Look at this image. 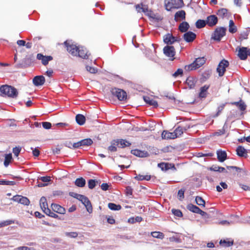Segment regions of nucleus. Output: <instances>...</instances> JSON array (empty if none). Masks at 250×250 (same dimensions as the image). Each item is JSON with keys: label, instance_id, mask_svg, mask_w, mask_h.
<instances>
[{"label": "nucleus", "instance_id": "42", "mask_svg": "<svg viewBox=\"0 0 250 250\" xmlns=\"http://www.w3.org/2000/svg\"><path fill=\"white\" fill-rule=\"evenodd\" d=\"M229 32L231 33H234L237 31V28L234 25V23L232 20L229 21Z\"/></svg>", "mask_w": 250, "mask_h": 250}, {"label": "nucleus", "instance_id": "37", "mask_svg": "<svg viewBox=\"0 0 250 250\" xmlns=\"http://www.w3.org/2000/svg\"><path fill=\"white\" fill-rule=\"evenodd\" d=\"M151 178V176L150 175H141V174H138L135 177V179L138 180V181H143V180H146V181H149Z\"/></svg>", "mask_w": 250, "mask_h": 250}, {"label": "nucleus", "instance_id": "33", "mask_svg": "<svg viewBox=\"0 0 250 250\" xmlns=\"http://www.w3.org/2000/svg\"><path fill=\"white\" fill-rule=\"evenodd\" d=\"M219 244L224 247H229L233 245V241H230L229 239L221 240L219 242Z\"/></svg>", "mask_w": 250, "mask_h": 250}, {"label": "nucleus", "instance_id": "41", "mask_svg": "<svg viewBox=\"0 0 250 250\" xmlns=\"http://www.w3.org/2000/svg\"><path fill=\"white\" fill-rule=\"evenodd\" d=\"M12 159V156L11 153H9L7 154H5V159L4 161V165L5 167H7L11 162Z\"/></svg>", "mask_w": 250, "mask_h": 250}, {"label": "nucleus", "instance_id": "49", "mask_svg": "<svg viewBox=\"0 0 250 250\" xmlns=\"http://www.w3.org/2000/svg\"><path fill=\"white\" fill-rule=\"evenodd\" d=\"M0 185L14 186L16 185V182L13 181H6L4 180H0Z\"/></svg>", "mask_w": 250, "mask_h": 250}, {"label": "nucleus", "instance_id": "64", "mask_svg": "<svg viewBox=\"0 0 250 250\" xmlns=\"http://www.w3.org/2000/svg\"><path fill=\"white\" fill-rule=\"evenodd\" d=\"M17 250H34L32 248H29L26 246L19 247L17 249Z\"/></svg>", "mask_w": 250, "mask_h": 250}, {"label": "nucleus", "instance_id": "29", "mask_svg": "<svg viewBox=\"0 0 250 250\" xmlns=\"http://www.w3.org/2000/svg\"><path fill=\"white\" fill-rule=\"evenodd\" d=\"M158 167L162 170L166 171L172 167H174V165L169 163H161L158 164Z\"/></svg>", "mask_w": 250, "mask_h": 250}, {"label": "nucleus", "instance_id": "13", "mask_svg": "<svg viewBox=\"0 0 250 250\" xmlns=\"http://www.w3.org/2000/svg\"><path fill=\"white\" fill-rule=\"evenodd\" d=\"M45 81V78L42 75L36 76L33 79V83L36 86L42 85Z\"/></svg>", "mask_w": 250, "mask_h": 250}, {"label": "nucleus", "instance_id": "31", "mask_svg": "<svg viewBox=\"0 0 250 250\" xmlns=\"http://www.w3.org/2000/svg\"><path fill=\"white\" fill-rule=\"evenodd\" d=\"M75 185L80 188L84 187L85 185L86 181L83 177L77 178L75 181Z\"/></svg>", "mask_w": 250, "mask_h": 250}, {"label": "nucleus", "instance_id": "62", "mask_svg": "<svg viewBox=\"0 0 250 250\" xmlns=\"http://www.w3.org/2000/svg\"><path fill=\"white\" fill-rule=\"evenodd\" d=\"M66 235L67 236H69V237H72V238H76L78 235L77 232H67L66 233Z\"/></svg>", "mask_w": 250, "mask_h": 250}, {"label": "nucleus", "instance_id": "27", "mask_svg": "<svg viewBox=\"0 0 250 250\" xmlns=\"http://www.w3.org/2000/svg\"><path fill=\"white\" fill-rule=\"evenodd\" d=\"M118 143V147L120 148H125V147L129 146L131 143L125 139H117Z\"/></svg>", "mask_w": 250, "mask_h": 250}, {"label": "nucleus", "instance_id": "32", "mask_svg": "<svg viewBox=\"0 0 250 250\" xmlns=\"http://www.w3.org/2000/svg\"><path fill=\"white\" fill-rule=\"evenodd\" d=\"M117 146L118 147V143L116 140L111 141V145L108 147V150L111 152H115L117 151Z\"/></svg>", "mask_w": 250, "mask_h": 250}, {"label": "nucleus", "instance_id": "5", "mask_svg": "<svg viewBox=\"0 0 250 250\" xmlns=\"http://www.w3.org/2000/svg\"><path fill=\"white\" fill-rule=\"evenodd\" d=\"M226 31V29L224 27H217L214 31L212 38L215 41H220L221 38L225 35Z\"/></svg>", "mask_w": 250, "mask_h": 250}, {"label": "nucleus", "instance_id": "7", "mask_svg": "<svg viewBox=\"0 0 250 250\" xmlns=\"http://www.w3.org/2000/svg\"><path fill=\"white\" fill-rule=\"evenodd\" d=\"M64 44L66 47L67 51L73 56H77L78 51L80 47L76 45L70 44L67 41L64 42Z\"/></svg>", "mask_w": 250, "mask_h": 250}, {"label": "nucleus", "instance_id": "55", "mask_svg": "<svg viewBox=\"0 0 250 250\" xmlns=\"http://www.w3.org/2000/svg\"><path fill=\"white\" fill-rule=\"evenodd\" d=\"M86 68L87 71L89 72L90 73L95 74L97 72V69L93 67L86 66Z\"/></svg>", "mask_w": 250, "mask_h": 250}, {"label": "nucleus", "instance_id": "19", "mask_svg": "<svg viewBox=\"0 0 250 250\" xmlns=\"http://www.w3.org/2000/svg\"><path fill=\"white\" fill-rule=\"evenodd\" d=\"M186 15V12L184 10H181L178 11L175 14L174 20L176 21H179L185 20Z\"/></svg>", "mask_w": 250, "mask_h": 250}, {"label": "nucleus", "instance_id": "58", "mask_svg": "<svg viewBox=\"0 0 250 250\" xmlns=\"http://www.w3.org/2000/svg\"><path fill=\"white\" fill-rule=\"evenodd\" d=\"M133 189L130 186H127L125 188V193L126 195L130 196L132 194Z\"/></svg>", "mask_w": 250, "mask_h": 250}, {"label": "nucleus", "instance_id": "34", "mask_svg": "<svg viewBox=\"0 0 250 250\" xmlns=\"http://www.w3.org/2000/svg\"><path fill=\"white\" fill-rule=\"evenodd\" d=\"M76 121L78 125H82L85 123V118L82 114H78L76 116Z\"/></svg>", "mask_w": 250, "mask_h": 250}, {"label": "nucleus", "instance_id": "48", "mask_svg": "<svg viewBox=\"0 0 250 250\" xmlns=\"http://www.w3.org/2000/svg\"><path fill=\"white\" fill-rule=\"evenodd\" d=\"M96 183H98V181H96L94 179H90L88 181V188L92 189L95 188Z\"/></svg>", "mask_w": 250, "mask_h": 250}, {"label": "nucleus", "instance_id": "38", "mask_svg": "<svg viewBox=\"0 0 250 250\" xmlns=\"http://www.w3.org/2000/svg\"><path fill=\"white\" fill-rule=\"evenodd\" d=\"M187 208L189 211L196 213H198L200 209L198 207L192 204L188 205Z\"/></svg>", "mask_w": 250, "mask_h": 250}, {"label": "nucleus", "instance_id": "47", "mask_svg": "<svg viewBox=\"0 0 250 250\" xmlns=\"http://www.w3.org/2000/svg\"><path fill=\"white\" fill-rule=\"evenodd\" d=\"M226 104H222L221 105H220L218 107L217 109V112L216 113L213 115V117L215 118L218 117L220 113L222 112V111L223 110V109L225 108V106H226Z\"/></svg>", "mask_w": 250, "mask_h": 250}, {"label": "nucleus", "instance_id": "54", "mask_svg": "<svg viewBox=\"0 0 250 250\" xmlns=\"http://www.w3.org/2000/svg\"><path fill=\"white\" fill-rule=\"evenodd\" d=\"M21 148L20 146H16L13 148V152L14 155L18 157L21 151Z\"/></svg>", "mask_w": 250, "mask_h": 250}, {"label": "nucleus", "instance_id": "18", "mask_svg": "<svg viewBox=\"0 0 250 250\" xmlns=\"http://www.w3.org/2000/svg\"><path fill=\"white\" fill-rule=\"evenodd\" d=\"M51 208L53 211L57 213L62 214H64L65 213V209L58 204H52Z\"/></svg>", "mask_w": 250, "mask_h": 250}, {"label": "nucleus", "instance_id": "40", "mask_svg": "<svg viewBox=\"0 0 250 250\" xmlns=\"http://www.w3.org/2000/svg\"><path fill=\"white\" fill-rule=\"evenodd\" d=\"M82 146H89L92 144L93 141L90 138H86L80 141Z\"/></svg>", "mask_w": 250, "mask_h": 250}, {"label": "nucleus", "instance_id": "28", "mask_svg": "<svg viewBox=\"0 0 250 250\" xmlns=\"http://www.w3.org/2000/svg\"><path fill=\"white\" fill-rule=\"evenodd\" d=\"M217 15L221 18L224 19L229 16L228 10L226 8H221L218 10Z\"/></svg>", "mask_w": 250, "mask_h": 250}, {"label": "nucleus", "instance_id": "21", "mask_svg": "<svg viewBox=\"0 0 250 250\" xmlns=\"http://www.w3.org/2000/svg\"><path fill=\"white\" fill-rule=\"evenodd\" d=\"M237 154L241 157L247 158L248 156V152L247 150L242 146H239L236 148Z\"/></svg>", "mask_w": 250, "mask_h": 250}, {"label": "nucleus", "instance_id": "26", "mask_svg": "<svg viewBox=\"0 0 250 250\" xmlns=\"http://www.w3.org/2000/svg\"><path fill=\"white\" fill-rule=\"evenodd\" d=\"M217 159L220 162H223L227 159V153L225 151L218 150L217 151Z\"/></svg>", "mask_w": 250, "mask_h": 250}, {"label": "nucleus", "instance_id": "22", "mask_svg": "<svg viewBox=\"0 0 250 250\" xmlns=\"http://www.w3.org/2000/svg\"><path fill=\"white\" fill-rule=\"evenodd\" d=\"M162 138L164 139H174L176 138V135L173 132L164 130L162 133Z\"/></svg>", "mask_w": 250, "mask_h": 250}, {"label": "nucleus", "instance_id": "57", "mask_svg": "<svg viewBox=\"0 0 250 250\" xmlns=\"http://www.w3.org/2000/svg\"><path fill=\"white\" fill-rule=\"evenodd\" d=\"M42 126L44 128L49 129L51 127V124L49 122H44L42 123Z\"/></svg>", "mask_w": 250, "mask_h": 250}, {"label": "nucleus", "instance_id": "12", "mask_svg": "<svg viewBox=\"0 0 250 250\" xmlns=\"http://www.w3.org/2000/svg\"><path fill=\"white\" fill-rule=\"evenodd\" d=\"M178 41H179V40L173 36L171 34L168 33L164 37V42L167 44H172L175 42Z\"/></svg>", "mask_w": 250, "mask_h": 250}, {"label": "nucleus", "instance_id": "4", "mask_svg": "<svg viewBox=\"0 0 250 250\" xmlns=\"http://www.w3.org/2000/svg\"><path fill=\"white\" fill-rule=\"evenodd\" d=\"M112 94L116 97L119 101H125L127 99V94L125 91L123 89L112 88L111 90Z\"/></svg>", "mask_w": 250, "mask_h": 250}, {"label": "nucleus", "instance_id": "25", "mask_svg": "<svg viewBox=\"0 0 250 250\" xmlns=\"http://www.w3.org/2000/svg\"><path fill=\"white\" fill-rule=\"evenodd\" d=\"M231 104L237 106L242 111L245 110L247 107L246 104L241 99L239 102H231Z\"/></svg>", "mask_w": 250, "mask_h": 250}, {"label": "nucleus", "instance_id": "45", "mask_svg": "<svg viewBox=\"0 0 250 250\" xmlns=\"http://www.w3.org/2000/svg\"><path fill=\"white\" fill-rule=\"evenodd\" d=\"M186 83L190 88H193L195 85L192 77H188L186 80Z\"/></svg>", "mask_w": 250, "mask_h": 250}, {"label": "nucleus", "instance_id": "14", "mask_svg": "<svg viewBox=\"0 0 250 250\" xmlns=\"http://www.w3.org/2000/svg\"><path fill=\"white\" fill-rule=\"evenodd\" d=\"M207 24L210 27L215 25L218 22V18L214 15L208 16L206 20Z\"/></svg>", "mask_w": 250, "mask_h": 250}, {"label": "nucleus", "instance_id": "8", "mask_svg": "<svg viewBox=\"0 0 250 250\" xmlns=\"http://www.w3.org/2000/svg\"><path fill=\"white\" fill-rule=\"evenodd\" d=\"M163 51L164 53L166 55V56L170 58V60H174V56L175 54V49L173 46L167 45L164 48Z\"/></svg>", "mask_w": 250, "mask_h": 250}, {"label": "nucleus", "instance_id": "17", "mask_svg": "<svg viewBox=\"0 0 250 250\" xmlns=\"http://www.w3.org/2000/svg\"><path fill=\"white\" fill-rule=\"evenodd\" d=\"M131 153L136 156L143 158L149 156L148 153L146 151H142L139 149H135L131 151Z\"/></svg>", "mask_w": 250, "mask_h": 250}, {"label": "nucleus", "instance_id": "51", "mask_svg": "<svg viewBox=\"0 0 250 250\" xmlns=\"http://www.w3.org/2000/svg\"><path fill=\"white\" fill-rule=\"evenodd\" d=\"M250 32L246 30V31H244L242 32L239 38V39L240 41H242L243 40L246 39L248 38V37L249 35Z\"/></svg>", "mask_w": 250, "mask_h": 250}, {"label": "nucleus", "instance_id": "2", "mask_svg": "<svg viewBox=\"0 0 250 250\" xmlns=\"http://www.w3.org/2000/svg\"><path fill=\"white\" fill-rule=\"evenodd\" d=\"M206 62V59L204 57L198 58L191 64L185 66V69L186 71H191L196 70L202 66Z\"/></svg>", "mask_w": 250, "mask_h": 250}, {"label": "nucleus", "instance_id": "3", "mask_svg": "<svg viewBox=\"0 0 250 250\" xmlns=\"http://www.w3.org/2000/svg\"><path fill=\"white\" fill-rule=\"evenodd\" d=\"M183 0H165V5L167 11H170L172 9H178L183 5Z\"/></svg>", "mask_w": 250, "mask_h": 250}, {"label": "nucleus", "instance_id": "60", "mask_svg": "<svg viewBox=\"0 0 250 250\" xmlns=\"http://www.w3.org/2000/svg\"><path fill=\"white\" fill-rule=\"evenodd\" d=\"M63 195V192L61 190H55L53 192V196H61Z\"/></svg>", "mask_w": 250, "mask_h": 250}, {"label": "nucleus", "instance_id": "35", "mask_svg": "<svg viewBox=\"0 0 250 250\" xmlns=\"http://www.w3.org/2000/svg\"><path fill=\"white\" fill-rule=\"evenodd\" d=\"M40 204L42 211L48 208L46 199L44 197H41L40 201Z\"/></svg>", "mask_w": 250, "mask_h": 250}, {"label": "nucleus", "instance_id": "20", "mask_svg": "<svg viewBox=\"0 0 250 250\" xmlns=\"http://www.w3.org/2000/svg\"><path fill=\"white\" fill-rule=\"evenodd\" d=\"M209 86L208 85H205L201 87L200 89V92L199 93L198 97L200 99L205 98L207 97L208 94V90L209 88Z\"/></svg>", "mask_w": 250, "mask_h": 250}, {"label": "nucleus", "instance_id": "46", "mask_svg": "<svg viewBox=\"0 0 250 250\" xmlns=\"http://www.w3.org/2000/svg\"><path fill=\"white\" fill-rule=\"evenodd\" d=\"M196 203L201 207H204L205 206V200L200 196H196L195 198Z\"/></svg>", "mask_w": 250, "mask_h": 250}, {"label": "nucleus", "instance_id": "50", "mask_svg": "<svg viewBox=\"0 0 250 250\" xmlns=\"http://www.w3.org/2000/svg\"><path fill=\"white\" fill-rule=\"evenodd\" d=\"M183 75V70L182 68H178L172 76L174 78H177L179 76L182 77Z\"/></svg>", "mask_w": 250, "mask_h": 250}, {"label": "nucleus", "instance_id": "61", "mask_svg": "<svg viewBox=\"0 0 250 250\" xmlns=\"http://www.w3.org/2000/svg\"><path fill=\"white\" fill-rule=\"evenodd\" d=\"M40 179L43 182H49L51 181V177L50 176H43L40 177Z\"/></svg>", "mask_w": 250, "mask_h": 250}, {"label": "nucleus", "instance_id": "23", "mask_svg": "<svg viewBox=\"0 0 250 250\" xmlns=\"http://www.w3.org/2000/svg\"><path fill=\"white\" fill-rule=\"evenodd\" d=\"M144 101L150 105H152L155 107L158 106L157 101L154 100L153 98L149 96H144L143 97Z\"/></svg>", "mask_w": 250, "mask_h": 250}, {"label": "nucleus", "instance_id": "52", "mask_svg": "<svg viewBox=\"0 0 250 250\" xmlns=\"http://www.w3.org/2000/svg\"><path fill=\"white\" fill-rule=\"evenodd\" d=\"M14 223V220H6L2 222H0V228Z\"/></svg>", "mask_w": 250, "mask_h": 250}, {"label": "nucleus", "instance_id": "1", "mask_svg": "<svg viewBox=\"0 0 250 250\" xmlns=\"http://www.w3.org/2000/svg\"><path fill=\"white\" fill-rule=\"evenodd\" d=\"M18 95L17 89L14 86L7 84L2 85L0 87V96L3 97L16 98Z\"/></svg>", "mask_w": 250, "mask_h": 250}, {"label": "nucleus", "instance_id": "10", "mask_svg": "<svg viewBox=\"0 0 250 250\" xmlns=\"http://www.w3.org/2000/svg\"><path fill=\"white\" fill-rule=\"evenodd\" d=\"M12 199L15 202L26 206H28L30 204V201L27 197L20 195L14 196Z\"/></svg>", "mask_w": 250, "mask_h": 250}, {"label": "nucleus", "instance_id": "30", "mask_svg": "<svg viewBox=\"0 0 250 250\" xmlns=\"http://www.w3.org/2000/svg\"><path fill=\"white\" fill-rule=\"evenodd\" d=\"M189 25L186 21L181 23L179 26V30L182 33L186 32L189 29Z\"/></svg>", "mask_w": 250, "mask_h": 250}, {"label": "nucleus", "instance_id": "43", "mask_svg": "<svg viewBox=\"0 0 250 250\" xmlns=\"http://www.w3.org/2000/svg\"><path fill=\"white\" fill-rule=\"evenodd\" d=\"M206 24V21L203 20H198L195 23L196 27L198 29L204 27Z\"/></svg>", "mask_w": 250, "mask_h": 250}, {"label": "nucleus", "instance_id": "56", "mask_svg": "<svg viewBox=\"0 0 250 250\" xmlns=\"http://www.w3.org/2000/svg\"><path fill=\"white\" fill-rule=\"evenodd\" d=\"M185 190L181 189L178 191V196L180 200H182L184 198Z\"/></svg>", "mask_w": 250, "mask_h": 250}, {"label": "nucleus", "instance_id": "24", "mask_svg": "<svg viewBox=\"0 0 250 250\" xmlns=\"http://www.w3.org/2000/svg\"><path fill=\"white\" fill-rule=\"evenodd\" d=\"M88 52L85 48L83 47H80L77 54V56L83 59H87L88 58Z\"/></svg>", "mask_w": 250, "mask_h": 250}, {"label": "nucleus", "instance_id": "63", "mask_svg": "<svg viewBox=\"0 0 250 250\" xmlns=\"http://www.w3.org/2000/svg\"><path fill=\"white\" fill-rule=\"evenodd\" d=\"M239 186L245 191H250V187L242 184H239Z\"/></svg>", "mask_w": 250, "mask_h": 250}, {"label": "nucleus", "instance_id": "44", "mask_svg": "<svg viewBox=\"0 0 250 250\" xmlns=\"http://www.w3.org/2000/svg\"><path fill=\"white\" fill-rule=\"evenodd\" d=\"M151 234L153 237L161 239H163L165 236L164 233L160 231H153L151 233Z\"/></svg>", "mask_w": 250, "mask_h": 250}, {"label": "nucleus", "instance_id": "53", "mask_svg": "<svg viewBox=\"0 0 250 250\" xmlns=\"http://www.w3.org/2000/svg\"><path fill=\"white\" fill-rule=\"evenodd\" d=\"M172 212L177 217H181L183 216V213L180 209H172Z\"/></svg>", "mask_w": 250, "mask_h": 250}, {"label": "nucleus", "instance_id": "16", "mask_svg": "<svg viewBox=\"0 0 250 250\" xmlns=\"http://www.w3.org/2000/svg\"><path fill=\"white\" fill-rule=\"evenodd\" d=\"M80 201L84 205L87 211L89 213H91L92 212L93 208L92 205L90 201L87 197L84 196L83 198Z\"/></svg>", "mask_w": 250, "mask_h": 250}, {"label": "nucleus", "instance_id": "39", "mask_svg": "<svg viewBox=\"0 0 250 250\" xmlns=\"http://www.w3.org/2000/svg\"><path fill=\"white\" fill-rule=\"evenodd\" d=\"M109 208L112 210H119L122 208L120 205H116L114 203H109L108 204Z\"/></svg>", "mask_w": 250, "mask_h": 250}, {"label": "nucleus", "instance_id": "9", "mask_svg": "<svg viewBox=\"0 0 250 250\" xmlns=\"http://www.w3.org/2000/svg\"><path fill=\"white\" fill-rule=\"evenodd\" d=\"M249 55H250V49H248L247 47H245L239 48L238 56L241 60H246Z\"/></svg>", "mask_w": 250, "mask_h": 250}, {"label": "nucleus", "instance_id": "59", "mask_svg": "<svg viewBox=\"0 0 250 250\" xmlns=\"http://www.w3.org/2000/svg\"><path fill=\"white\" fill-rule=\"evenodd\" d=\"M61 149L62 147L61 146H57L56 148H53L52 149L53 153L55 155L59 154L60 153Z\"/></svg>", "mask_w": 250, "mask_h": 250}, {"label": "nucleus", "instance_id": "15", "mask_svg": "<svg viewBox=\"0 0 250 250\" xmlns=\"http://www.w3.org/2000/svg\"><path fill=\"white\" fill-rule=\"evenodd\" d=\"M196 35L191 31L187 32L183 35L184 39L188 42H192L196 38Z\"/></svg>", "mask_w": 250, "mask_h": 250}, {"label": "nucleus", "instance_id": "11", "mask_svg": "<svg viewBox=\"0 0 250 250\" xmlns=\"http://www.w3.org/2000/svg\"><path fill=\"white\" fill-rule=\"evenodd\" d=\"M37 59L41 60L43 65H46L48 64L49 61L53 60V57L51 56H44L41 53H38L37 55Z\"/></svg>", "mask_w": 250, "mask_h": 250}, {"label": "nucleus", "instance_id": "6", "mask_svg": "<svg viewBox=\"0 0 250 250\" xmlns=\"http://www.w3.org/2000/svg\"><path fill=\"white\" fill-rule=\"evenodd\" d=\"M229 65V62L228 61L223 59L219 63L217 68V72L220 77L224 75L226 71V68Z\"/></svg>", "mask_w": 250, "mask_h": 250}, {"label": "nucleus", "instance_id": "36", "mask_svg": "<svg viewBox=\"0 0 250 250\" xmlns=\"http://www.w3.org/2000/svg\"><path fill=\"white\" fill-rule=\"evenodd\" d=\"M186 127H183L181 126H178L174 131V134L176 135V138L180 136L183 133L184 130H186Z\"/></svg>", "mask_w": 250, "mask_h": 250}]
</instances>
